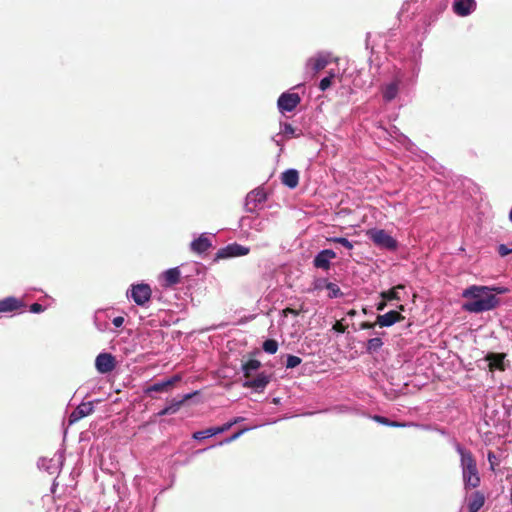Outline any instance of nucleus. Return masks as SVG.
I'll list each match as a JSON object with an SVG mask.
<instances>
[{
    "label": "nucleus",
    "mask_w": 512,
    "mask_h": 512,
    "mask_svg": "<svg viewBox=\"0 0 512 512\" xmlns=\"http://www.w3.org/2000/svg\"><path fill=\"white\" fill-rule=\"evenodd\" d=\"M280 134L293 137L295 135V129L290 123H280Z\"/></svg>",
    "instance_id": "nucleus-37"
},
{
    "label": "nucleus",
    "mask_w": 512,
    "mask_h": 512,
    "mask_svg": "<svg viewBox=\"0 0 512 512\" xmlns=\"http://www.w3.org/2000/svg\"><path fill=\"white\" fill-rule=\"evenodd\" d=\"M212 247V242L206 233L200 234V236L194 239L190 243V249L192 252L197 254L206 253Z\"/></svg>",
    "instance_id": "nucleus-20"
},
{
    "label": "nucleus",
    "mask_w": 512,
    "mask_h": 512,
    "mask_svg": "<svg viewBox=\"0 0 512 512\" xmlns=\"http://www.w3.org/2000/svg\"><path fill=\"white\" fill-rule=\"evenodd\" d=\"M334 77L335 73L333 71H330L327 76L320 80L319 89L321 91H326L331 86Z\"/></svg>",
    "instance_id": "nucleus-35"
},
{
    "label": "nucleus",
    "mask_w": 512,
    "mask_h": 512,
    "mask_svg": "<svg viewBox=\"0 0 512 512\" xmlns=\"http://www.w3.org/2000/svg\"><path fill=\"white\" fill-rule=\"evenodd\" d=\"M195 393L196 392L185 394L181 399H173L168 405H166L171 414H175L176 412H178L182 404L186 400L190 399Z\"/></svg>",
    "instance_id": "nucleus-29"
},
{
    "label": "nucleus",
    "mask_w": 512,
    "mask_h": 512,
    "mask_svg": "<svg viewBox=\"0 0 512 512\" xmlns=\"http://www.w3.org/2000/svg\"><path fill=\"white\" fill-rule=\"evenodd\" d=\"M404 289V286L403 285H398L392 289H389L387 291H383L381 292V297L383 300H388V301H391V300H400V296H399V290H402Z\"/></svg>",
    "instance_id": "nucleus-30"
},
{
    "label": "nucleus",
    "mask_w": 512,
    "mask_h": 512,
    "mask_svg": "<svg viewBox=\"0 0 512 512\" xmlns=\"http://www.w3.org/2000/svg\"><path fill=\"white\" fill-rule=\"evenodd\" d=\"M477 7L476 0H454L452 4L453 12L460 17L471 15Z\"/></svg>",
    "instance_id": "nucleus-15"
},
{
    "label": "nucleus",
    "mask_w": 512,
    "mask_h": 512,
    "mask_svg": "<svg viewBox=\"0 0 512 512\" xmlns=\"http://www.w3.org/2000/svg\"><path fill=\"white\" fill-rule=\"evenodd\" d=\"M368 238L380 249L394 251L398 247V242L384 229H369L367 231Z\"/></svg>",
    "instance_id": "nucleus-4"
},
{
    "label": "nucleus",
    "mask_w": 512,
    "mask_h": 512,
    "mask_svg": "<svg viewBox=\"0 0 512 512\" xmlns=\"http://www.w3.org/2000/svg\"><path fill=\"white\" fill-rule=\"evenodd\" d=\"M507 288L501 286L472 285L462 292V297L470 299L463 304V309L469 313H482L498 306L499 299L496 294H504Z\"/></svg>",
    "instance_id": "nucleus-1"
},
{
    "label": "nucleus",
    "mask_w": 512,
    "mask_h": 512,
    "mask_svg": "<svg viewBox=\"0 0 512 512\" xmlns=\"http://www.w3.org/2000/svg\"><path fill=\"white\" fill-rule=\"evenodd\" d=\"M331 54L329 52H318L315 56L307 59L305 69L313 77L319 71L323 70L330 61Z\"/></svg>",
    "instance_id": "nucleus-6"
},
{
    "label": "nucleus",
    "mask_w": 512,
    "mask_h": 512,
    "mask_svg": "<svg viewBox=\"0 0 512 512\" xmlns=\"http://www.w3.org/2000/svg\"><path fill=\"white\" fill-rule=\"evenodd\" d=\"M403 317L397 311L391 310L383 315H378L376 324L380 327H391L399 322Z\"/></svg>",
    "instance_id": "nucleus-22"
},
{
    "label": "nucleus",
    "mask_w": 512,
    "mask_h": 512,
    "mask_svg": "<svg viewBox=\"0 0 512 512\" xmlns=\"http://www.w3.org/2000/svg\"><path fill=\"white\" fill-rule=\"evenodd\" d=\"M326 241L330 242V243L340 244L341 246H343L347 250H352L354 248L353 242H351L346 237L333 236V237L326 238Z\"/></svg>",
    "instance_id": "nucleus-32"
},
{
    "label": "nucleus",
    "mask_w": 512,
    "mask_h": 512,
    "mask_svg": "<svg viewBox=\"0 0 512 512\" xmlns=\"http://www.w3.org/2000/svg\"><path fill=\"white\" fill-rule=\"evenodd\" d=\"M94 411V404L92 401L80 403L69 416V424L72 425L82 418L90 415Z\"/></svg>",
    "instance_id": "nucleus-16"
},
{
    "label": "nucleus",
    "mask_w": 512,
    "mask_h": 512,
    "mask_svg": "<svg viewBox=\"0 0 512 512\" xmlns=\"http://www.w3.org/2000/svg\"><path fill=\"white\" fill-rule=\"evenodd\" d=\"M323 282L325 284V288L329 291V298H338L343 295L337 284L328 282L327 280H323Z\"/></svg>",
    "instance_id": "nucleus-33"
},
{
    "label": "nucleus",
    "mask_w": 512,
    "mask_h": 512,
    "mask_svg": "<svg viewBox=\"0 0 512 512\" xmlns=\"http://www.w3.org/2000/svg\"><path fill=\"white\" fill-rule=\"evenodd\" d=\"M248 430H249V428H244V429L239 430L238 432H236V433L232 434L231 436L220 441L218 443V446H223V445L229 444V443L237 440L242 434H244Z\"/></svg>",
    "instance_id": "nucleus-36"
},
{
    "label": "nucleus",
    "mask_w": 512,
    "mask_h": 512,
    "mask_svg": "<svg viewBox=\"0 0 512 512\" xmlns=\"http://www.w3.org/2000/svg\"><path fill=\"white\" fill-rule=\"evenodd\" d=\"M374 327V324L372 323H369V322H363L361 324V329H372Z\"/></svg>",
    "instance_id": "nucleus-45"
},
{
    "label": "nucleus",
    "mask_w": 512,
    "mask_h": 512,
    "mask_svg": "<svg viewBox=\"0 0 512 512\" xmlns=\"http://www.w3.org/2000/svg\"><path fill=\"white\" fill-rule=\"evenodd\" d=\"M165 415H171V412L169 411L168 407L165 406L163 409H161L158 413H157V416H165Z\"/></svg>",
    "instance_id": "nucleus-43"
},
{
    "label": "nucleus",
    "mask_w": 512,
    "mask_h": 512,
    "mask_svg": "<svg viewBox=\"0 0 512 512\" xmlns=\"http://www.w3.org/2000/svg\"><path fill=\"white\" fill-rule=\"evenodd\" d=\"M180 380V376L175 375L173 377L167 378L165 380H161L149 385L144 391L147 395H151V393H162L166 392L169 387H171L174 383Z\"/></svg>",
    "instance_id": "nucleus-19"
},
{
    "label": "nucleus",
    "mask_w": 512,
    "mask_h": 512,
    "mask_svg": "<svg viewBox=\"0 0 512 512\" xmlns=\"http://www.w3.org/2000/svg\"><path fill=\"white\" fill-rule=\"evenodd\" d=\"M371 419L381 425L388 426V427L403 428V427L414 426V427H421L424 429H429V426H426V425H419L414 422H403L402 423V422H397V421H391L390 419H388L384 416H380V415H373V416H371Z\"/></svg>",
    "instance_id": "nucleus-21"
},
{
    "label": "nucleus",
    "mask_w": 512,
    "mask_h": 512,
    "mask_svg": "<svg viewBox=\"0 0 512 512\" xmlns=\"http://www.w3.org/2000/svg\"><path fill=\"white\" fill-rule=\"evenodd\" d=\"M249 253V248L238 243H231L220 248L216 253V259H228L232 257L244 256Z\"/></svg>",
    "instance_id": "nucleus-10"
},
{
    "label": "nucleus",
    "mask_w": 512,
    "mask_h": 512,
    "mask_svg": "<svg viewBox=\"0 0 512 512\" xmlns=\"http://www.w3.org/2000/svg\"><path fill=\"white\" fill-rule=\"evenodd\" d=\"M29 310L31 313L38 314V313L43 312L45 310V308L39 303H33L30 305Z\"/></svg>",
    "instance_id": "nucleus-41"
},
{
    "label": "nucleus",
    "mask_w": 512,
    "mask_h": 512,
    "mask_svg": "<svg viewBox=\"0 0 512 512\" xmlns=\"http://www.w3.org/2000/svg\"><path fill=\"white\" fill-rule=\"evenodd\" d=\"M300 102L298 93L283 92L277 100V108L281 114H285L294 111Z\"/></svg>",
    "instance_id": "nucleus-8"
},
{
    "label": "nucleus",
    "mask_w": 512,
    "mask_h": 512,
    "mask_svg": "<svg viewBox=\"0 0 512 512\" xmlns=\"http://www.w3.org/2000/svg\"><path fill=\"white\" fill-rule=\"evenodd\" d=\"M485 503L484 494L476 491L474 492L468 502V512H478Z\"/></svg>",
    "instance_id": "nucleus-27"
},
{
    "label": "nucleus",
    "mask_w": 512,
    "mask_h": 512,
    "mask_svg": "<svg viewBox=\"0 0 512 512\" xmlns=\"http://www.w3.org/2000/svg\"><path fill=\"white\" fill-rule=\"evenodd\" d=\"M116 359L111 353H100L95 359L96 370L101 374L110 373L115 369Z\"/></svg>",
    "instance_id": "nucleus-12"
},
{
    "label": "nucleus",
    "mask_w": 512,
    "mask_h": 512,
    "mask_svg": "<svg viewBox=\"0 0 512 512\" xmlns=\"http://www.w3.org/2000/svg\"><path fill=\"white\" fill-rule=\"evenodd\" d=\"M204 451H206V449H200V450H198L196 453H197V454H199V453H202V452H204Z\"/></svg>",
    "instance_id": "nucleus-49"
},
{
    "label": "nucleus",
    "mask_w": 512,
    "mask_h": 512,
    "mask_svg": "<svg viewBox=\"0 0 512 512\" xmlns=\"http://www.w3.org/2000/svg\"><path fill=\"white\" fill-rule=\"evenodd\" d=\"M487 458L491 469L494 470L495 466L499 464L497 456L492 451H489Z\"/></svg>",
    "instance_id": "nucleus-39"
},
{
    "label": "nucleus",
    "mask_w": 512,
    "mask_h": 512,
    "mask_svg": "<svg viewBox=\"0 0 512 512\" xmlns=\"http://www.w3.org/2000/svg\"><path fill=\"white\" fill-rule=\"evenodd\" d=\"M323 280H324V279H320V280H318V281H317V284L315 285V287H316L317 289H320V288H322V287H325V284H324Z\"/></svg>",
    "instance_id": "nucleus-47"
},
{
    "label": "nucleus",
    "mask_w": 512,
    "mask_h": 512,
    "mask_svg": "<svg viewBox=\"0 0 512 512\" xmlns=\"http://www.w3.org/2000/svg\"><path fill=\"white\" fill-rule=\"evenodd\" d=\"M161 278L164 281V286H174L180 283L181 271L178 267L169 268L161 274Z\"/></svg>",
    "instance_id": "nucleus-23"
},
{
    "label": "nucleus",
    "mask_w": 512,
    "mask_h": 512,
    "mask_svg": "<svg viewBox=\"0 0 512 512\" xmlns=\"http://www.w3.org/2000/svg\"><path fill=\"white\" fill-rule=\"evenodd\" d=\"M336 253L332 249H323L319 251L313 259V265L317 269L329 270L331 267V260L336 258Z\"/></svg>",
    "instance_id": "nucleus-13"
},
{
    "label": "nucleus",
    "mask_w": 512,
    "mask_h": 512,
    "mask_svg": "<svg viewBox=\"0 0 512 512\" xmlns=\"http://www.w3.org/2000/svg\"><path fill=\"white\" fill-rule=\"evenodd\" d=\"M241 221L244 225H248L251 229L257 232H262L265 229L267 219H262L258 216H246L242 217Z\"/></svg>",
    "instance_id": "nucleus-26"
},
{
    "label": "nucleus",
    "mask_w": 512,
    "mask_h": 512,
    "mask_svg": "<svg viewBox=\"0 0 512 512\" xmlns=\"http://www.w3.org/2000/svg\"><path fill=\"white\" fill-rule=\"evenodd\" d=\"M386 301H387V300H383L382 302H380V303H378V304H377V310H378V311H382V310L385 308V306H386Z\"/></svg>",
    "instance_id": "nucleus-46"
},
{
    "label": "nucleus",
    "mask_w": 512,
    "mask_h": 512,
    "mask_svg": "<svg viewBox=\"0 0 512 512\" xmlns=\"http://www.w3.org/2000/svg\"><path fill=\"white\" fill-rule=\"evenodd\" d=\"M422 52L420 44L413 45L409 55L403 60L402 67L395 73L396 76L401 75L406 85H413L417 81L421 70Z\"/></svg>",
    "instance_id": "nucleus-3"
},
{
    "label": "nucleus",
    "mask_w": 512,
    "mask_h": 512,
    "mask_svg": "<svg viewBox=\"0 0 512 512\" xmlns=\"http://www.w3.org/2000/svg\"><path fill=\"white\" fill-rule=\"evenodd\" d=\"M383 346V341L379 337L371 338L367 341L366 344V352L369 354H373L378 352Z\"/></svg>",
    "instance_id": "nucleus-31"
},
{
    "label": "nucleus",
    "mask_w": 512,
    "mask_h": 512,
    "mask_svg": "<svg viewBox=\"0 0 512 512\" xmlns=\"http://www.w3.org/2000/svg\"><path fill=\"white\" fill-rule=\"evenodd\" d=\"M455 449L460 455V466L465 489L477 488L480 485V476L472 453L459 443L455 445Z\"/></svg>",
    "instance_id": "nucleus-2"
},
{
    "label": "nucleus",
    "mask_w": 512,
    "mask_h": 512,
    "mask_svg": "<svg viewBox=\"0 0 512 512\" xmlns=\"http://www.w3.org/2000/svg\"><path fill=\"white\" fill-rule=\"evenodd\" d=\"M497 250H498V253H499V255H500L501 257H505V256H507V255L511 254V250H512V248H508L505 244H500V245L498 246V249H497Z\"/></svg>",
    "instance_id": "nucleus-40"
},
{
    "label": "nucleus",
    "mask_w": 512,
    "mask_h": 512,
    "mask_svg": "<svg viewBox=\"0 0 512 512\" xmlns=\"http://www.w3.org/2000/svg\"><path fill=\"white\" fill-rule=\"evenodd\" d=\"M506 355L504 353H489L486 360L489 363L490 369H497L504 371L506 368Z\"/></svg>",
    "instance_id": "nucleus-24"
},
{
    "label": "nucleus",
    "mask_w": 512,
    "mask_h": 512,
    "mask_svg": "<svg viewBox=\"0 0 512 512\" xmlns=\"http://www.w3.org/2000/svg\"><path fill=\"white\" fill-rule=\"evenodd\" d=\"M509 220L512 222V207H511V210L509 212Z\"/></svg>",
    "instance_id": "nucleus-48"
},
{
    "label": "nucleus",
    "mask_w": 512,
    "mask_h": 512,
    "mask_svg": "<svg viewBox=\"0 0 512 512\" xmlns=\"http://www.w3.org/2000/svg\"><path fill=\"white\" fill-rule=\"evenodd\" d=\"M267 195L262 188H256L250 191L245 198V210L249 213H254L258 204L264 203Z\"/></svg>",
    "instance_id": "nucleus-11"
},
{
    "label": "nucleus",
    "mask_w": 512,
    "mask_h": 512,
    "mask_svg": "<svg viewBox=\"0 0 512 512\" xmlns=\"http://www.w3.org/2000/svg\"><path fill=\"white\" fill-rule=\"evenodd\" d=\"M24 307L25 303L14 296L0 299V314L14 313Z\"/></svg>",
    "instance_id": "nucleus-17"
},
{
    "label": "nucleus",
    "mask_w": 512,
    "mask_h": 512,
    "mask_svg": "<svg viewBox=\"0 0 512 512\" xmlns=\"http://www.w3.org/2000/svg\"><path fill=\"white\" fill-rule=\"evenodd\" d=\"M152 295L150 285L146 283L132 284L126 292V297L131 299L136 305L144 306L149 302Z\"/></svg>",
    "instance_id": "nucleus-5"
},
{
    "label": "nucleus",
    "mask_w": 512,
    "mask_h": 512,
    "mask_svg": "<svg viewBox=\"0 0 512 512\" xmlns=\"http://www.w3.org/2000/svg\"><path fill=\"white\" fill-rule=\"evenodd\" d=\"M270 382V376L264 372L259 373L253 379H247L243 383V387L252 388L256 392H262Z\"/></svg>",
    "instance_id": "nucleus-18"
},
{
    "label": "nucleus",
    "mask_w": 512,
    "mask_h": 512,
    "mask_svg": "<svg viewBox=\"0 0 512 512\" xmlns=\"http://www.w3.org/2000/svg\"><path fill=\"white\" fill-rule=\"evenodd\" d=\"M370 37H371V33H366V39H365V47L366 49H371V51L373 50L372 47H370Z\"/></svg>",
    "instance_id": "nucleus-44"
},
{
    "label": "nucleus",
    "mask_w": 512,
    "mask_h": 512,
    "mask_svg": "<svg viewBox=\"0 0 512 512\" xmlns=\"http://www.w3.org/2000/svg\"><path fill=\"white\" fill-rule=\"evenodd\" d=\"M242 420H243L242 417H236L233 420L223 424L222 426L210 427L205 430L196 431L193 433L192 437L195 440H204L206 438L213 437L215 435L221 434V433L229 430L233 425H235L236 423H238Z\"/></svg>",
    "instance_id": "nucleus-9"
},
{
    "label": "nucleus",
    "mask_w": 512,
    "mask_h": 512,
    "mask_svg": "<svg viewBox=\"0 0 512 512\" xmlns=\"http://www.w3.org/2000/svg\"><path fill=\"white\" fill-rule=\"evenodd\" d=\"M262 348L266 353L273 355L278 350V342L274 339H267L263 342Z\"/></svg>",
    "instance_id": "nucleus-34"
},
{
    "label": "nucleus",
    "mask_w": 512,
    "mask_h": 512,
    "mask_svg": "<svg viewBox=\"0 0 512 512\" xmlns=\"http://www.w3.org/2000/svg\"><path fill=\"white\" fill-rule=\"evenodd\" d=\"M301 362H302V360L300 357L289 354V355H287V359H286V368L293 369V368L297 367L298 365H300Z\"/></svg>",
    "instance_id": "nucleus-38"
},
{
    "label": "nucleus",
    "mask_w": 512,
    "mask_h": 512,
    "mask_svg": "<svg viewBox=\"0 0 512 512\" xmlns=\"http://www.w3.org/2000/svg\"><path fill=\"white\" fill-rule=\"evenodd\" d=\"M281 181L286 187L294 189L299 183V172L293 168L287 169L282 173Z\"/></svg>",
    "instance_id": "nucleus-25"
},
{
    "label": "nucleus",
    "mask_w": 512,
    "mask_h": 512,
    "mask_svg": "<svg viewBox=\"0 0 512 512\" xmlns=\"http://www.w3.org/2000/svg\"><path fill=\"white\" fill-rule=\"evenodd\" d=\"M261 366V363L257 359H249L242 365V371L245 377H249L252 372L258 370Z\"/></svg>",
    "instance_id": "nucleus-28"
},
{
    "label": "nucleus",
    "mask_w": 512,
    "mask_h": 512,
    "mask_svg": "<svg viewBox=\"0 0 512 512\" xmlns=\"http://www.w3.org/2000/svg\"><path fill=\"white\" fill-rule=\"evenodd\" d=\"M405 84V82L401 79L400 76L394 75V78L391 82L385 84L382 88V97L385 102L393 101L398 93L400 85Z\"/></svg>",
    "instance_id": "nucleus-14"
},
{
    "label": "nucleus",
    "mask_w": 512,
    "mask_h": 512,
    "mask_svg": "<svg viewBox=\"0 0 512 512\" xmlns=\"http://www.w3.org/2000/svg\"><path fill=\"white\" fill-rule=\"evenodd\" d=\"M112 323L115 327L119 328L124 324V317L117 316V317L113 318Z\"/></svg>",
    "instance_id": "nucleus-42"
},
{
    "label": "nucleus",
    "mask_w": 512,
    "mask_h": 512,
    "mask_svg": "<svg viewBox=\"0 0 512 512\" xmlns=\"http://www.w3.org/2000/svg\"><path fill=\"white\" fill-rule=\"evenodd\" d=\"M62 464L63 454L61 452L56 453L52 458L42 457L37 462L38 468L50 475L59 474Z\"/></svg>",
    "instance_id": "nucleus-7"
}]
</instances>
